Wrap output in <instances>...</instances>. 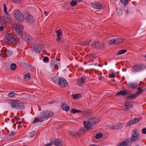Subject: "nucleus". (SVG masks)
Masks as SVG:
<instances>
[{
	"label": "nucleus",
	"instance_id": "13d9d810",
	"mask_svg": "<svg viewBox=\"0 0 146 146\" xmlns=\"http://www.w3.org/2000/svg\"><path fill=\"white\" fill-rule=\"evenodd\" d=\"M102 79V77H100L99 78V79L100 80H101Z\"/></svg>",
	"mask_w": 146,
	"mask_h": 146
},
{
	"label": "nucleus",
	"instance_id": "9b49d317",
	"mask_svg": "<svg viewBox=\"0 0 146 146\" xmlns=\"http://www.w3.org/2000/svg\"><path fill=\"white\" fill-rule=\"evenodd\" d=\"M10 104L11 106L13 108L20 109L23 107V104L22 102L19 103L17 101H13Z\"/></svg>",
	"mask_w": 146,
	"mask_h": 146
},
{
	"label": "nucleus",
	"instance_id": "3c124183",
	"mask_svg": "<svg viewBox=\"0 0 146 146\" xmlns=\"http://www.w3.org/2000/svg\"><path fill=\"white\" fill-rule=\"evenodd\" d=\"M15 0V1L16 3H21V0Z\"/></svg>",
	"mask_w": 146,
	"mask_h": 146
},
{
	"label": "nucleus",
	"instance_id": "39448f33",
	"mask_svg": "<svg viewBox=\"0 0 146 146\" xmlns=\"http://www.w3.org/2000/svg\"><path fill=\"white\" fill-rule=\"evenodd\" d=\"M13 14L15 19L19 22H22L24 20V16L19 10H14L13 11Z\"/></svg>",
	"mask_w": 146,
	"mask_h": 146
},
{
	"label": "nucleus",
	"instance_id": "7ed1b4c3",
	"mask_svg": "<svg viewBox=\"0 0 146 146\" xmlns=\"http://www.w3.org/2000/svg\"><path fill=\"white\" fill-rule=\"evenodd\" d=\"M18 34L21 36V38L26 41L28 43L33 44L35 43L34 39L25 32L21 31L19 32Z\"/></svg>",
	"mask_w": 146,
	"mask_h": 146
},
{
	"label": "nucleus",
	"instance_id": "4468645a",
	"mask_svg": "<svg viewBox=\"0 0 146 146\" xmlns=\"http://www.w3.org/2000/svg\"><path fill=\"white\" fill-rule=\"evenodd\" d=\"M5 39L9 42H11V43L16 44L17 43V39L14 38L13 37L11 36L10 35H6L5 37Z\"/></svg>",
	"mask_w": 146,
	"mask_h": 146
},
{
	"label": "nucleus",
	"instance_id": "2f4dec72",
	"mask_svg": "<svg viewBox=\"0 0 146 146\" xmlns=\"http://www.w3.org/2000/svg\"><path fill=\"white\" fill-rule=\"evenodd\" d=\"M81 97V94H76L73 96V99L77 100Z\"/></svg>",
	"mask_w": 146,
	"mask_h": 146
},
{
	"label": "nucleus",
	"instance_id": "6e6d98bb",
	"mask_svg": "<svg viewBox=\"0 0 146 146\" xmlns=\"http://www.w3.org/2000/svg\"><path fill=\"white\" fill-rule=\"evenodd\" d=\"M44 14L46 16H47L48 14V12L46 11H45L44 12Z\"/></svg>",
	"mask_w": 146,
	"mask_h": 146
},
{
	"label": "nucleus",
	"instance_id": "dca6fc26",
	"mask_svg": "<svg viewBox=\"0 0 146 146\" xmlns=\"http://www.w3.org/2000/svg\"><path fill=\"white\" fill-rule=\"evenodd\" d=\"M132 107V104L131 102H127L123 106V110L125 111H129L130 108Z\"/></svg>",
	"mask_w": 146,
	"mask_h": 146
},
{
	"label": "nucleus",
	"instance_id": "ddd939ff",
	"mask_svg": "<svg viewBox=\"0 0 146 146\" xmlns=\"http://www.w3.org/2000/svg\"><path fill=\"white\" fill-rule=\"evenodd\" d=\"M12 27L13 29L15 30L16 31L18 32V33L19 32L21 31V30L23 28L22 25L19 23L12 24Z\"/></svg>",
	"mask_w": 146,
	"mask_h": 146
},
{
	"label": "nucleus",
	"instance_id": "69168bd1",
	"mask_svg": "<svg viewBox=\"0 0 146 146\" xmlns=\"http://www.w3.org/2000/svg\"><path fill=\"white\" fill-rule=\"evenodd\" d=\"M23 146H27L26 145H23Z\"/></svg>",
	"mask_w": 146,
	"mask_h": 146
},
{
	"label": "nucleus",
	"instance_id": "f8f14e48",
	"mask_svg": "<svg viewBox=\"0 0 146 146\" xmlns=\"http://www.w3.org/2000/svg\"><path fill=\"white\" fill-rule=\"evenodd\" d=\"M24 19L27 23H32L33 22L34 19L33 16L29 13H26L24 15Z\"/></svg>",
	"mask_w": 146,
	"mask_h": 146
},
{
	"label": "nucleus",
	"instance_id": "7c9ffc66",
	"mask_svg": "<svg viewBox=\"0 0 146 146\" xmlns=\"http://www.w3.org/2000/svg\"><path fill=\"white\" fill-rule=\"evenodd\" d=\"M17 95L18 94L17 93L13 92H11L8 94V96L9 97L11 98L15 96L16 97L17 96Z\"/></svg>",
	"mask_w": 146,
	"mask_h": 146
},
{
	"label": "nucleus",
	"instance_id": "f3484780",
	"mask_svg": "<svg viewBox=\"0 0 146 146\" xmlns=\"http://www.w3.org/2000/svg\"><path fill=\"white\" fill-rule=\"evenodd\" d=\"M92 5V6L96 9H102L104 8V6L98 2L93 3Z\"/></svg>",
	"mask_w": 146,
	"mask_h": 146
},
{
	"label": "nucleus",
	"instance_id": "b1692460",
	"mask_svg": "<svg viewBox=\"0 0 146 146\" xmlns=\"http://www.w3.org/2000/svg\"><path fill=\"white\" fill-rule=\"evenodd\" d=\"M50 66L52 68L58 67L57 62L55 60H52L50 64Z\"/></svg>",
	"mask_w": 146,
	"mask_h": 146
},
{
	"label": "nucleus",
	"instance_id": "864d4df0",
	"mask_svg": "<svg viewBox=\"0 0 146 146\" xmlns=\"http://www.w3.org/2000/svg\"><path fill=\"white\" fill-rule=\"evenodd\" d=\"M4 29V27L2 26H0V31H2Z\"/></svg>",
	"mask_w": 146,
	"mask_h": 146
},
{
	"label": "nucleus",
	"instance_id": "8fccbe9b",
	"mask_svg": "<svg viewBox=\"0 0 146 146\" xmlns=\"http://www.w3.org/2000/svg\"><path fill=\"white\" fill-rule=\"evenodd\" d=\"M52 145V144L51 143H47L46 144L44 145V146H51Z\"/></svg>",
	"mask_w": 146,
	"mask_h": 146
},
{
	"label": "nucleus",
	"instance_id": "c756f323",
	"mask_svg": "<svg viewBox=\"0 0 146 146\" xmlns=\"http://www.w3.org/2000/svg\"><path fill=\"white\" fill-rule=\"evenodd\" d=\"M25 80H28L31 77L29 76V73H26L23 76Z\"/></svg>",
	"mask_w": 146,
	"mask_h": 146
},
{
	"label": "nucleus",
	"instance_id": "6ab92c4d",
	"mask_svg": "<svg viewBox=\"0 0 146 146\" xmlns=\"http://www.w3.org/2000/svg\"><path fill=\"white\" fill-rule=\"evenodd\" d=\"M40 46L39 44L34 45L32 47V50L36 53H39L40 52L39 49Z\"/></svg>",
	"mask_w": 146,
	"mask_h": 146
},
{
	"label": "nucleus",
	"instance_id": "a19ab883",
	"mask_svg": "<svg viewBox=\"0 0 146 146\" xmlns=\"http://www.w3.org/2000/svg\"><path fill=\"white\" fill-rule=\"evenodd\" d=\"M77 2L75 1L72 0L70 2V4L71 6H75L77 4Z\"/></svg>",
	"mask_w": 146,
	"mask_h": 146
},
{
	"label": "nucleus",
	"instance_id": "bb28decb",
	"mask_svg": "<svg viewBox=\"0 0 146 146\" xmlns=\"http://www.w3.org/2000/svg\"><path fill=\"white\" fill-rule=\"evenodd\" d=\"M57 37L56 39V40L57 41H58L60 39L61 37L62 36L61 31L60 30H58L57 32Z\"/></svg>",
	"mask_w": 146,
	"mask_h": 146
},
{
	"label": "nucleus",
	"instance_id": "338daca9",
	"mask_svg": "<svg viewBox=\"0 0 146 146\" xmlns=\"http://www.w3.org/2000/svg\"><path fill=\"white\" fill-rule=\"evenodd\" d=\"M119 72H117V73H119Z\"/></svg>",
	"mask_w": 146,
	"mask_h": 146
},
{
	"label": "nucleus",
	"instance_id": "f704fd0d",
	"mask_svg": "<svg viewBox=\"0 0 146 146\" xmlns=\"http://www.w3.org/2000/svg\"><path fill=\"white\" fill-rule=\"evenodd\" d=\"M89 121L90 123V124L92 125V126L96 122V119H95L91 118Z\"/></svg>",
	"mask_w": 146,
	"mask_h": 146
},
{
	"label": "nucleus",
	"instance_id": "c9c22d12",
	"mask_svg": "<svg viewBox=\"0 0 146 146\" xmlns=\"http://www.w3.org/2000/svg\"><path fill=\"white\" fill-rule=\"evenodd\" d=\"M17 66L15 63H12L10 66L11 69L12 70H15Z\"/></svg>",
	"mask_w": 146,
	"mask_h": 146
},
{
	"label": "nucleus",
	"instance_id": "c03bdc74",
	"mask_svg": "<svg viewBox=\"0 0 146 146\" xmlns=\"http://www.w3.org/2000/svg\"><path fill=\"white\" fill-rule=\"evenodd\" d=\"M49 60L47 56L44 57L42 59V60L45 62H47Z\"/></svg>",
	"mask_w": 146,
	"mask_h": 146
},
{
	"label": "nucleus",
	"instance_id": "e433bc0d",
	"mask_svg": "<svg viewBox=\"0 0 146 146\" xmlns=\"http://www.w3.org/2000/svg\"><path fill=\"white\" fill-rule=\"evenodd\" d=\"M103 135V134L102 133H98L96 135V138L97 139H99L102 137Z\"/></svg>",
	"mask_w": 146,
	"mask_h": 146
},
{
	"label": "nucleus",
	"instance_id": "4c0bfd02",
	"mask_svg": "<svg viewBox=\"0 0 146 146\" xmlns=\"http://www.w3.org/2000/svg\"><path fill=\"white\" fill-rule=\"evenodd\" d=\"M141 119V118H137L134 119L132 120L133 124H135L136 123L138 122Z\"/></svg>",
	"mask_w": 146,
	"mask_h": 146
},
{
	"label": "nucleus",
	"instance_id": "cd10ccee",
	"mask_svg": "<svg viewBox=\"0 0 146 146\" xmlns=\"http://www.w3.org/2000/svg\"><path fill=\"white\" fill-rule=\"evenodd\" d=\"M69 134L70 135L75 137H78L79 135V134L78 133L72 131L70 132Z\"/></svg>",
	"mask_w": 146,
	"mask_h": 146
},
{
	"label": "nucleus",
	"instance_id": "49530a36",
	"mask_svg": "<svg viewBox=\"0 0 146 146\" xmlns=\"http://www.w3.org/2000/svg\"><path fill=\"white\" fill-rule=\"evenodd\" d=\"M90 42L89 41H86V42H84L83 43V45L84 46H88V45L90 43Z\"/></svg>",
	"mask_w": 146,
	"mask_h": 146
},
{
	"label": "nucleus",
	"instance_id": "09e8293b",
	"mask_svg": "<svg viewBox=\"0 0 146 146\" xmlns=\"http://www.w3.org/2000/svg\"><path fill=\"white\" fill-rule=\"evenodd\" d=\"M142 132L144 134H146V128H144L142 129Z\"/></svg>",
	"mask_w": 146,
	"mask_h": 146
},
{
	"label": "nucleus",
	"instance_id": "f257e3e1",
	"mask_svg": "<svg viewBox=\"0 0 146 146\" xmlns=\"http://www.w3.org/2000/svg\"><path fill=\"white\" fill-rule=\"evenodd\" d=\"M128 86L129 87L134 88L137 89L139 90L135 94L128 96L126 99H132L137 98L143 92V89L140 87H139V86H140V84H138L136 83H130L128 84Z\"/></svg>",
	"mask_w": 146,
	"mask_h": 146
},
{
	"label": "nucleus",
	"instance_id": "0eeeda50",
	"mask_svg": "<svg viewBox=\"0 0 146 146\" xmlns=\"http://www.w3.org/2000/svg\"><path fill=\"white\" fill-rule=\"evenodd\" d=\"M139 137V134L138 130L135 129L133 131L131 140L132 142H134L138 140Z\"/></svg>",
	"mask_w": 146,
	"mask_h": 146
},
{
	"label": "nucleus",
	"instance_id": "774afa93",
	"mask_svg": "<svg viewBox=\"0 0 146 146\" xmlns=\"http://www.w3.org/2000/svg\"><path fill=\"white\" fill-rule=\"evenodd\" d=\"M126 1H128V0H125Z\"/></svg>",
	"mask_w": 146,
	"mask_h": 146
},
{
	"label": "nucleus",
	"instance_id": "5fc2aeb1",
	"mask_svg": "<svg viewBox=\"0 0 146 146\" xmlns=\"http://www.w3.org/2000/svg\"><path fill=\"white\" fill-rule=\"evenodd\" d=\"M128 13H129V11H128V9H127L126 11V15H127L128 14Z\"/></svg>",
	"mask_w": 146,
	"mask_h": 146
},
{
	"label": "nucleus",
	"instance_id": "5701e85b",
	"mask_svg": "<svg viewBox=\"0 0 146 146\" xmlns=\"http://www.w3.org/2000/svg\"><path fill=\"white\" fill-rule=\"evenodd\" d=\"M128 92V90L126 91L122 90L117 93L116 95L118 96H125L127 94Z\"/></svg>",
	"mask_w": 146,
	"mask_h": 146
},
{
	"label": "nucleus",
	"instance_id": "393cba45",
	"mask_svg": "<svg viewBox=\"0 0 146 146\" xmlns=\"http://www.w3.org/2000/svg\"><path fill=\"white\" fill-rule=\"evenodd\" d=\"M54 144L56 146H62V142L60 141L59 140L57 139H56L54 141Z\"/></svg>",
	"mask_w": 146,
	"mask_h": 146
},
{
	"label": "nucleus",
	"instance_id": "052dcab7",
	"mask_svg": "<svg viewBox=\"0 0 146 146\" xmlns=\"http://www.w3.org/2000/svg\"><path fill=\"white\" fill-rule=\"evenodd\" d=\"M124 78H125L124 77H122V79L123 80H124Z\"/></svg>",
	"mask_w": 146,
	"mask_h": 146
},
{
	"label": "nucleus",
	"instance_id": "4d7b16f0",
	"mask_svg": "<svg viewBox=\"0 0 146 146\" xmlns=\"http://www.w3.org/2000/svg\"><path fill=\"white\" fill-rule=\"evenodd\" d=\"M21 123V122L20 121H17L16 122V123L18 124H20Z\"/></svg>",
	"mask_w": 146,
	"mask_h": 146
},
{
	"label": "nucleus",
	"instance_id": "6e6552de",
	"mask_svg": "<svg viewBox=\"0 0 146 146\" xmlns=\"http://www.w3.org/2000/svg\"><path fill=\"white\" fill-rule=\"evenodd\" d=\"M124 39L120 38H117L109 40L108 41L109 44L112 45L113 44H117L123 42Z\"/></svg>",
	"mask_w": 146,
	"mask_h": 146
},
{
	"label": "nucleus",
	"instance_id": "de8ad7c7",
	"mask_svg": "<svg viewBox=\"0 0 146 146\" xmlns=\"http://www.w3.org/2000/svg\"><path fill=\"white\" fill-rule=\"evenodd\" d=\"M109 77L110 78H114L115 77V74L113 73H112L111 74L109 75Z\"/></svg>",
	"mask_w": 146,
	"mask_h": 146
},
{
	"label": "nucleus",
	"instance_id": "72a5a7b5",
	"mask_svg": "<svg viewBox=\"0 0 146 146\" xmlns=\"http://www.w3.org/2000/svg\"><path fill=\"white\" fill-rule=\"evenodd\" d=\"M71 112L72 113L75 114L76 113H80L81 112V111L80 110L73 109L71 110Z\"/></svg>",
	"mask_w": 146,
	"mask_h": 146
},
{
	"label": "nucleus",
	"instance_id": "4be33fe9",
	"mask_svg": "<svg viewBox=\"0 0 146 146\" xmlns=\"http://www.w3.org/2000/svg\"><path fill=\"white\" fill-rule=\"evenodd\" d=\"M123 125L122 123H119L112 126L111 128L113 129H119L122 127Z\"/></svg>",
	"mask_w": 146,
	"mask_h": 146
},
{
	"label": "nucleus",
	"instance_id": "c85d7f7f",
	"mask_svg": "<svg viewBox=\"0 0 146 146\" xmlns=\"http://www.w3.org/2000/svg\"><path fill=\"white\" fill-rule=\"evenodd\" d=\"M6 55L7 56H10L13 54L12 52L10 50H6L5 51Z\"/></svg>",
	"mask_w": 146,
	"mask_h": 146
},
{
	"label": "nucleus",
	"instance_id": "2eb2a0df",
	"mask_svg": "<svg viewBox=\"0 0 146 146\" xmlns=\"http://www.w3.org/2000/svg\"><path fill=\"white\" fill-rule=\"evenodd\" d=\"M86 77L85 76L82 77L81 78H78L76 80L77 84L79 86H81L85 83V80Z\"/></svg>",
	"mask_w": 146,
	"mask_h": 146
},
{
	"label": "nucleus",
	"instance_id": "473e14b6",
	"mask_svg": "<svg viewBox=\"0 0 146 146\" xmlns=\"http://www.w3.org/2000/svg\"><path fill=\"white\" fill-rule=\"evenodd\" d=\"M127 51V50L125 49L120 50L117 52V54L118 55L123 54L125 53Z\"/></svg>",
	"mask_w": 146,
	"mask_h": 146
},
{
	"label": "nucleus",
	"instance_id": "e2e57ef3",
	"mask_svg": "<svg viewBox=\"0 0 146 146\" xmlns=\"http://www.w3.org/2000/svg\"><path fill=\"white\" fill-rule=\"evenodd\" d=\"M145 57H146V54L145 55Z\"/></svg>",
	"mask_w": 146,
	"mask_h": 146
},
{
	"label": "nucleus",
	"instance_id": "aec40b11",
	"mask_svg": "<svg viewBox=\"0 0 146 146\" xmlns=\"http://www.w3.org/2000/svg\"><path fill=\"white\" fill-rule=\"evenodd\" d=\"M61 108L64 111H68L70 110V108L68 105L65 103L62 102L61 104Z\"/></svg>",
	"mask_w": 146,
	"mask_h": 146
},
{
	"label": "nucleus",
	"instance_id": "79ce46f5",
	"mask_svg": "<svg viewBox=\"0 0 146 146\" xmlns=\"http://www.w3.org/2000/svg\"><path fill=\"white\" fill-rule=\"evenodd\" d=\"M36 133V132L35 131H33L31 132L29 135V137H33L35 136Z\"/></svg>",
	"mask_w": 146,
	"mask_h": 146
},
{
	"label": "nucleus",
	"instance_id": "37998d69",
	"mask_svg": "<svg viewBox=\"0 0 146 146\" xmlns=\"http://www.w3.org/2000/svg\"><path fill=\"white\" fill-rule=\"evenodd\" d=\"M116 12L117 14L119 16L122 14V11L120 9H117Z\"/></svg>",
	"mask_w": 146,
	"mask_h": 146
},
{
	"label": "nucleus",
	"instance_id": "a211bd4d",
	"mask_svg": "<svg viewBox=\"0 0 146 146\" xmlns=\"http://www.w3.org/2000/svg\"><path fill=\"white\" fill-rule=\"evenodd\" d=\"M83 123L84 127L86 129L89 130L91 129L92 126V125L90 124V123L89 121H84Z\"/></svg>",
	"mask_w": 146,
	"mask_h": 146
},
{
	"label": "nucleus",
	"instance_id": "ea45409f",
	"mask_svg": "<svg viewBox=\"0 0 146 146\" xmlns=\"http://www.w3.org/2000/svg\"><path fill=\"white\" fill-rule=\"evenodd\" d=\"M133 124L132 120H130L127 123L126 126L127 127H129L130 126L133 125Z\"/></svg>",
	"mask_w": 146,
	"mask_h": 146
},
{
	"label": "nucleus",
	"instance_id": "a878e982",
	"mask_svg": "<svg viewBox=\"0 0 146 146\" xmlns=\"http://www.w3.org/2000/svg\"><path fill=\"white\" fill-rule=\"evenodd\" d=\"M7 8L5 4L3 5V15H9V13L7 11Z\"/></svg>",
	"mask_w": 146,
	"mask_h": 146
},
{
	"label": "nucleus",
	"instance_id": "f03ea898",
	"mask_svg": "<svg viewBox=\"0 0 146 146\" xmlns=\"http://www.w3.org/2000/svg\"><path fill=\"white\" fill-rule=\"evenodd\" d=\"M52 111L49 110H45L41 112L40 117L35 118V119L32 122L36 123L38 122H42L43 119L49 118L53 115Z\"/></svg>",
	"mask_w": 146,
	"mask_h": 146
},
{
	"label": "nucleus",
	"instance_id": "a18cd8bd",
	"mask_svg": "<svg viewBox=\"0 0 146 146\" xmlns=\"http://www.w3.org/2000/svg\"><path fill=\"white\" fill-rule=\"evenodd\" d=\"M9 131H8L7 132V134L9 135V136L10 137H12L14 135V133L13 132H11L10 133H9Z\"/></svg>",
	"mask_w": 146,
	"mask_h": 146
},
{
	"label": "nucleus",
	"instance_id": "58836bf2",
	"mask_svg": "<svg viewBox=\"0 0 146 146\" xmlns=\"http://www.w3.org/2000/svg\"><path fill=\"white\" fill-rule=\"evenodd\" d=\"M120 1L124 6L127 5L129 3L128 1H126L125 0H120Z\"/></svg>",
	"mask_w": 146,
	"mask_h": 146
},
{
	"label": "nucleus",
	"instance_id": "9d476101",
	"mask_svg": "<svg viewBox=\"0 0 146 146\" xmlns=\"http://www.w3.org/2000/svg\"><path fill=\"white\" fill-rule=\"evenodd\" d=\"M58 85L62 88L67 87L68 85V84L66 80L63 78H60L58 80Z\"/></svg>",
	"mask_w": 146,
	"mask_h": 146
},
{
	"label": "nucleus",
	"instance_id": "603ef678",
	"mask_svg": "<svg viewBox=\"0 0 146 146\" xmlns=\"http://www.w3.org/2000/svg\"><path fill=\"white\" fill-rule=\"evenodd\" d=\"M15 119L17 121H19V120H20V119L18 117H15Z\"/></svg>",
	"mask_w": 146,
	"mask_h": 146
},
{
	"label": "nucleus",
	"instance_id": "0e129e2a",
	"mask_svg": "<svg viewBox=\"0 0 146 146\" xmlns=\"http://www.w3.org/2000/svg\"><path fill=\"white\" fill-rule=\"evenodd\" d=\"M118 0H114L115 1H117Z\"/></svg>",
	"mask_w": 146,
	"mask_h": 146
},
{
	"label": "nucleus",
	"instance_id": "423d86ee",
	"mask_svg": "<svg viewBox=\"0 0 146 146\" xmlns=\"http://www.w3.org/2000/svg\"><path fill=\"white\" fill-rule=\"evenodd\" d=\"M4 18L3 20H0V23L1 24L4 25L7 24L8 23H11L13 19V17H12V14L9 13V15H3Z\"/></svg>",
	"mask_w": 146,
	"mask_h": 146
},
{
	"label": "nucleus",
	"instance_id": "680f3d73",
	"mask_svg": "<svg viewBox=\"0 0 146 146\" xmlns=\"http://www.w3.org/2000/svg\"><path fill=\"white\" fill-rule=\"evenodd\" d=\"M135 146H139L138 145H136Z\"/></svg>",
	"mask_w": 146,
	"mask_h": 146
},
{
	"label": "nucleus",
	"instance_id": "1a4fd4ad",
	"mask_svg": "<svg viewBox=\"0 0 146 146\" xmlns=\"http://www.w3.org/2000/svg\"><path fill=\"white\" fill-rule=\"evenodd\" d=\"M92 46L94 48L98 49L103 48L105 46L104 43H100L98 41L93 42L92 44Z\"/></svg>",
	"mask_w": 146,
	"mask_h": 146
},
{
	"label": "nucleus",
	"instance_id": "20e7f679",
	"mask_svg": "<svg viewBox=\"0 0 146 146\" xmlns=\"http://www.w3.org/2000/svg\"><path fill=\"white\" fill-rule=\"evenodd\" d=\"M146 68V66L145 64H138L132 67L131 71L132 72L134 73L139 72L145 70Z\"/></svg>",
	"mask_w": 146,
	"mask_h": 146
},
{
	"label": "nucleus",
	"instance_id": "bf43d9fd",
	"mask_svg": "<svg viewBox=\"0 0 146 146\" xmlns=\"http://www.w3.org/2000/svg\"><path fill=\"white\" fill-rule=\"evenodd\" d=\"M75 0L79 2H82V0Z\"/></svg>",
	"mask_w": 146,
	"mask_h": 146
},
{
	"label": "nucleus",
	"instance_id": "412c9836",
	"mask_svg": "<svg viewBox=\"0 0 146 146\" xmlns=\"http://www.w3.org/2000/svg\"><path fill=\"white\" fill-rule=\"evenodd\" d=\"M129 142V139H128L125 141H122L118 143L116 146H127Z\"/></svg>",
	"mask_w": 146,
	"mask_h": 146
}]
</instances>
